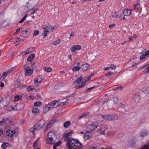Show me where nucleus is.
Masks as SVG:
<instances>
[{"label":"nucleus","instance_id":"obj_26","mask_svg":"<svg viewBox=\"0 0 149 149\" xmlns=\"http://www.w3.org/2000/svg\"><path fill=\"white\" fill-rule=\"evenodd\" d=\"M8 145V143L3 142L1 145V148L3 149H6Z\"/></svg>","mask_w":149,"mask_h":149},{"label":"nucleus","instance_id":"obj_22","mask_svg":"<svg viewBox=\"0 0 149 149\" xmlns=\"http://www.w3.org/2000/svg\"><path fill=\"white\" fill-rule=\"evenodd\" d=\"M35 57V54H31L28 58L27 60L28 61H31Z\"/></svg>","mask_w":149,"mask_h":149},{"label":"nucleus","instance_id":"obj_46","mask_svg":"<svg viewBox=\"0 0 149 149\" xmlns=\"http://www.w3.org/2000/svg\"><path fill=\"white\" fill-rule=\"evenodd\" d=\"M14 68V67H13L9 69L7 71H6L7 73L8 74L9 73H10L11 72H12L14 70L13 69Z\"/></svg>","mask_w":149,"mask_h":149},{"label":"nucleus","instance_id":"obj_43","mask_svg":"<svg viewBox=\"0 0 149 149\" xmlns=\"http://www.w3.org/2000/svg\"><path fill=\"white\" fill-rule=\"evenodd\" d=\"M60 42V39H58L55 41H54L53 43V44L54 45H56L58 44Z\"/></svg>","mask_w":149,"mask_h":149},{"label":"nucleus","instance_id":"obj_37","mask_svg":"<svg viewBox=\"0 0 149 149\" xmlns=\"http://www.w3.org/2000/svg\"><path fill=\"white\" fill-rule=\"evenodd\" d=\"M56 102H57V101L56 100H54L52 102L50 103L49 104L47 105H48V106H53L55 105L56 104Z\"/></svg>","mask_w":149,"mask_h":149},{"label":"nucleus","instance_id":"obj_49","mask_svg":"<svg viewBox=\"0 0 149 149\" xmlns=\"http://www.w3.org/2000/svg\"><path fill=\"white\" fill-rule=\"evenodd\" d=\"M39 33V31L37 30H36L34 31V33L33 35V37H34V36L38 35Z\"/></svg>","mask_w":149,"mask_h":149},{"label":"nucleus","instance_id":"obj_45","mask_svg":"<svg viewBox=\"0 0 149 149\" xmlns=\"http://www.w3.org/2000/svg\"><path fill=\"white\" fill-rule=\"evenodd\" d=\"M48 32H47V31L46 30H44V32L42 33V36H44L43 38H44L47 35V33Z\"/></svg>","mask_w":149,"mask_h":149},{"label":"nucleus","instance_id":"obj_41","mask_svg":"<svg viewBox=\"0 0 149 149\" xmlns=\"http://www.w3.org/2000/svg\"><path fill=\"white\" fill-rule=\"evenodd\" d=\"M8 120V118H5V119H3V120L0 121V125H2V123H3L7 122Z\"/></svg>","mask_w":149,"mask_h":149},{"label":"nucleus","instance_id":"obj_63","mask_svg":"<svg viewBox=\"0 0 149 149\" xmlns=\"http://www.w3.org/2000/svg\"><path fill=\"white\" fill-rule=\"evenodd\" d=\"M147 134L145 132H143L141 133V137H143Z\"/></svg>","mask_w":149,"mask_h":149},{"label":"nucleus","instance_id":"obj_38","mask_svg":"<svg viewBox=\"0 0 149 149\" xmlns=\"http://www.w3.org/2000/svg\"><path fill=\"white\" fill-rule=\"evenodd\" d=\"M87 114V113L86 112H84L78 118L79 119L83 118L84 116H86Z\"/></svg>","mask_w":149,"mask_h":149},{"label":"nucleus","instance_id":"obj_28","mask_svg":"<svg viewBox=\"0 0 149 149\" xmlns=\"http://www.w3.org/2000/svg\"><path fill=\"white\" fill-rule=\"evenodd\" d=\"M102 117L104 119L107 120H111L110 115H105L104 116H103Z\"/></svg>","mask_w":149,"mask_h":149},{"label":"nucleus","instance_id":"obj_17","mask_svg":"<svg viewBox=\"0 0 149 149\" xmlns=\"http://www.w3.org/2000/svg\"><path fill=\"white\" fill-rule=\"evenodd\" d=\"M83 80H83L82 77L81 76H80L76 79L75 81L73 83L75 84V83H77V84H79L81 82V81H83Z\"/></svg>","mask_w":149,"mask_h":149},{"label":"nucleus","instance_id":"obj_33","mask_svg":"<svg viewBox=\"0 0 149 149\" xmlns=\"http://www.w3.org/2000/svg\"><path fill=\"white\" fill-rule=\"evenodd\" d=\"M86 84L85 81H84V80L82 81L81 85L80 86H78L76 88L77 89L80 88H81L82 87Z\"/></svg>","mask_w":149,"mask_h":149},{"label":"nucleus","instance_id":"obj_16","mask_svg":"<svg viewBox=\"0 0 149 149\" xmlns=\"http://www.w3.org/2000/svg\"><path fill=\"white\" fill-rule=\"evenodd\" d=\"M56 122V120H52L50 121L47 124L46 127V129L47 130L49 129L51 127L52 123Z\"/></svg>","mask_w":149,"mask_h":149},{"label":"nucleus","instance_id":"obj_58","mask_svg":"<svg viewBox=\"0 0 149 149\" xmlns=\"http://www.w3.org/2000/svg\"><path fill=\"white\" fill-rule=\"evenodd\" d=\"M28 91H29L33 90V88L31 87V86H30L27 88Z\"/></svg>","mask_w":149,"mask_h":149},{"label":"nucleus","instance_id":"obj_1","mask_svg":"<svg viewBox=\"0 0 149 149\" xmlns=\"http://www.w3.org/2000/svg\"><path fill=\"white\" fill-rule=\"evenodd\" d=\"M81 143L77 140L72 138L67 142V149H74L81 146Z\"/></svg>","mask_w":149,"mask_h":149},{"label":"nucleus","instance_id":"obj_48","mask_svg":"<svg viewBox=\"0 0 149 149\" xmlns=\"http://www.w3.org/2000/svg\"><path fill=\"white\" fill-rule=\"evenodd\" d=\"M7 74H8L6 72H3V74L2 77H1V79L2 78H3V79H4V78L6 77Z\"/></svg>","mask_w":149,"mask_h":149},{"label":"nucleus","instance_id":"obj_12","mask_svg":"<svg viewBox=\"0 0 149 149\" xmlns=\"http://www.w3.org/2000/svg\"><path fill=\"white\" fill-rule=\"evenodd\" d=\"M89 67V65L87 63H85L82 65L81 68L83 71H85L87 70Z\"/></svg>","mask_w":149,"mask_h":149},{"label":"nucleus","instance_id":"obj_36","mask_svg":"<svg viewBox=\"0 0 149 149\" xmlns=\"http://www.w3.org/2000/svg\"><path fill=\"white\" fill-rule=\"evenodd\" d=\"M140 5L139 3H137L133 7L134 10H138L139 7Z\"/></svg>","mask_w":149,"mask_h":149},{"label":"nucleus","instance_id":"obj_50","mask_svg":"<svg viewBox=\"0 0 149 149\" xmlns=\"http://www.w3.org/2000/svg\"><path fill=\"white\" fill-rule=\"evenodd\" d=\"M146 56L144 54L141 55L140 57V59L141 60L144 59L146 58Z\"/></svg>","mask_w":149,"mask_h":149},{"label":"nucleus","instance_id":"obj_55","mask_svg":"<svg viewBox=\"0 0 149 149\" xmlns=\"http://www.w3.org/2000/svg\"><path fill=\"white\" fill-rule=\"evenodd\" d=\"M101 127L105 130L107 129V127L106 125H102Z\"/></svg>","mask_w":149,"mask_h":149},{"label":"nucleus","instance_id":"obj_21","mask_svg":"<svg viewBox=\"0 0 149 149\" xmlns=\"http://www.w3.org/2000/svg\"><path fill=\"white\" fill-rule=\"evenodd\" d=\"M47 29L46 30L47 31V32H51L53 31L54 30V29L53 26H47Z\"/></svg>","mask_w":149,"mask_h":149},{"label":"nucleus","instance_id":"obj_9","mask_svg":"<svg viewBox=\"0 0 149 149\" xmlns=\"http://www.w3.org/2000/svg\"><path fill=\"white\" fill-rule=\"evenodd\" d=\"M19 104H17L15 107H12L11 106H8L7 107V109L9 111L12 110H16L18 109V107H19Z\"/></svg>","mask_w":149,"mask_h":149},{"label":"nucleus","instance_id":"obj_56","mask_svg":"<svg viewBox=\"0 0 149 149\" xmlns=\"http://www.w3.org/2000/svg\"><path fill=\"white\" fill-rule=\"evenodd\" d=\"M61 141H59L55 143V145L57 146H58L60 145L61 144Z\"/></svg>","mask_w":149,"mask_h":149},{"label":"nucleus","instance_id":"obj_24","mask_svg":"<svg viewBox=\"0 0 149 149\" xmlns=\"http://www.w3.org/2000/svg\"><path fill=\"white\" fill-rule=\"evenodd\" d=\"M70 124V122L69 121H67L63 124V127L65 128L68 127Z\"/></svg>","mask_w":149,"mask_h":149},{"label":"nucleus","instance_id":"obj_32","mask_svg":"<svg viewBox=\"0 0 149 149\" xmlns=\"http://www.w3.org/2000/svg\"><path fill=\"white\" fill-rule=\"evenodd\" d=\"M44 70L47 72H50L52 70V69L51 68L46 67L44 68Z\"/></svg>","mask_w":149,"mask_h":149},{"label":"nucleus","instance_id":"obj_6","mask_svg":"<svg viewBox=\"0 0 149 149\" xmlns=\"http://www.w3.org/2000/svg\"><path fill=\"white\" fill-rule=\"evenodd\" d=\"M29 30V29H27L22 32L20 33V36L24 38L28 37L29 35V33H28Z\"/></svg>","mask_w":149,"mask_h":149},{"label":"nucleus","instance_id":"obj_14","mask_svg":"<svg viewBox=\"0 0 149 149\" xmlns=\"http://www.w3.org/2000/svg\"><path fill=\"white\" fill-rule=\"evenodd\" d=\"M32 112L35 115H37L39 114L40 111L36 107H34L32 109Z\"/></svg>","mask_w":149,"mask_h":149},{"label":"nucleus","instance_id":"obj_60","mask_svg":"<svg viewBox=\"0 0 149 149\" xmlns=\"http://www.w3.org/2000/svg\"><path fill=\"white\" fill-rule=\"evenodd\" d=\"M119 106L120 107L124 108V107H125V106L124 105L120 103L119 104Z\"/></svg>","mask_w":149,"mask_h":149},{"label":"nucleus","instance_id":"obj_8","mask_svg":"<svg viewBox=\"0 0 149 149\" xmlns=\"http://www.w3.org/2000/svg\"><path fill=\"white\" fill-rule=\"evenodd\" d=\"M132 99L135 103H138L140 100V96L138 95L135 94L132 96Z\"/></svg>","mask_w":149,"mask_h":149},{"label":"nucleus","instance_id":"obj_44","mask_svg":"<svg viewBox=\"0 0 149 149\" xmlns=\"http://www.w3.org/2000/svg\"><path fill=\"white\" fill-rule=\"evenodd\" d=\"M119 101L118 98L117 97H115L113 99V102L115 104H116Z\"/></svg>","mask_w":149,"mask_h":149},{"label":"nucleus","instance_id":"obj_64","mask_svg":"<svg viewBox=\"0 0 149 149\" xmlns=\"http://www.w3.org/2000/svg\"><path fill=\"white\" fill-rule=\"evenodd\" d=\"M146 56L149 55V50H148L144 54Z\"/></svg>","mask_w":149,"mask_h":149},{"label":"nucleus","instance_id":"obj_19","mask_svg":"<svg viewBox=\"0 0 149 149\" xmlns=\"http://www.w3.org/2000/svg\"><path fill=\"white\" fill-rule=\"evenodd\" d=\"M142 91L144 92L149 94V87L146 86H144L142 88Z\"/></svg>","mask_w":149,"mask_h":149},{"label":"nucleus","instance_id":"obj_11","mask_svg":"<svg viewBox=\"0 0 149 149\" xmlns=\"http://www.w3.org/2000/svg\"><path fill=\"white\" fill-rule=\"evenodd\" d=\"M92 134L90 132L87 131L84 134V138L85 140H87L89 139L92 136Z\"/></svg>","mask_w":149,"mask_h":149},{"label":"nucleus","instance_id":"obj_29","mask_svg":"<svg viewBox=\"0 0 149 149\" xmlns=\"http://www.w3.org/2000/svg\"><path fill=\"white\" fill-rule=\"evenodd\" d=\"M6 133L8 136H10L13 134L14 132L13 131L8 130L7 131Z\"/></svg>","mask_w":149,"mask_h":149},{"label":"nucleus","instance_id":"obj_13","mask_svg":"<svg viewBox=\"0 0 149 149\" xmlns=\"http://www.w3.org/2000/svg\"><path fill=\"white\" fill-rule=\"evenodd\" d=\"M42 79L40 76L37 77L34 80L35 83L37 84L38 85L40 84L41 82L42 81Z\"/></svg>","mask_w":149,"mask_h":149},{"label":"nucleus","instance_id":"obj_10","mask_svg":"<svg viewBox=\"0 0 149 149\" xmlns=\"http://www.w3.org/2000/svg\"><path fill=\"white\" fill-rule=\"evenodd\" d=\"M81 46L79 45H74L71 47L70 48V50L72 52H74L77 50H80L81 49Z\"/></svg>","mask_w":149,"mask_h":149},{"label":"nucleus","instance_id":"obj_18","mask_svg":"<svg viewBox=\"0 0 149 149\" xmlns=\"http://www.w3.org/2000/svg\"><path fill=\"white\" fill-rule=\"evenodd\" d=\"M69 103V102L68 101H65V102H60L57 105V107H63L64 105L68 104Z\"/></svg>","mask_w":149,"mask_h":149},{"label":"nucleus","instance_id":"obj_20","mask_svg":"<svg viewBox=\"0 0 149 149\" xmlns=\"http://www.w3.org/2000/svg\"><path fill=\"white\" fill-rule=\"evenodd\" d=\"M88 149H108L107 148H100L99 146H97L89 147L88 148Z\"/></svg>","mask_w":149,"mask_h":149},{"label":"nucleus","instance_id":"obj_52","mask_svg":"<svg viewBox=\"0 0 149 149\" xmlns=\"http://www.w3.org/2000/svg\"><path fill=\"white\" fill-rule=\"evenodd\" d=\"M111 66L110 68L112 70H115L116 68V66L114 65H111Z\"/></svg>","mask_w":149,"mask_h":149},{"label":"nucleus","instance_id":"obj_35","mask_svg":"<svg viewBox=\"0 0 149 149\" xmlns=\"http://www.w3.org/2000/svg\"><path fill=\"white\" fill-rule=\"evenodd\" d=\"M140 149H149V143L147 145H145L141 147Z\"/></svg>","mask_w":149,"mask_h":149},{"label":"nucleus","instance_id":"obj_39","mask_svg":"<svg viewBox=\"0 0 149 149\" xmlns=\"http://www.w3.org/2000/svg\"><path fill=\"white\" fill-rule=\"evenodd\" d=\"M112 16L113 17L116 18V17L118 15V13L116 12H114L112 13H111Z\"/></svg>","mask_w":149,"mask_h":149},{"label":"nucleus","instance_id":"obj_7","mask_svg":"<svg viewBox=\"0 0 149 149\" xmlns=\"http://www.w3.org/2000/svg\"><path fill=\"white\" fill-rule=\"evenodd\" d=\"M25 75L26 76L31 75L32 74L33 70L30 69V67H27L25 68Z\"/></svg>","mask_w":149,"mask_h":149},{"label":"nucleus","instance_id":"obj_3","mask_svg":"<svg viewBox=\"0 0 149 149\" xmlns=\"http://www.w3.org/2000/svg\"><path fill=\"white\" fill-rule=\"evenodd\" d=\"M45 124V120H40L35 125L36 129H38V130H39Z\"/></svg>","mask_w":149,"mask_h":149},{"label":"nucleus","instance_id":"obj_23","mask_svg":"<svg viewBox=\"0 0 149 149\" xmlns=\"http://www.w3.org/2000/svg\"><path fill=\"white\" fill-rule=\"evenodd\" d=\"M51 108H52L50 107L48 105H47L43 108V111L45 113H46L49 110V109H51Z\"/></svg>","mask_w":149,"mask_h":149},{"label":"nucleus","instance_id":"obj_15","mask_svg":"<svg viewBox=\"0 0 149 149\" xmlns=\"http://www.w3.org/2000/svg\"><path fill=\"white\" fill-rule=\"evenodd\" d=\"M131 13V11L130 10L125 9L123 12V14L125 16H129Z\"/></svg>","mask_w":149,"mask_h":149},{"label":"nucleus","instance_id":"obj_53","mask_svg":"<svg viewBox=\"0 0 149 149\" xmlns=\"http://www.w3.org/2000/svg\"><path fill=\"white\" fill-rule=\"evenodd\" d=\"M19 96H16L15 97L14 101H18L19 99Z\"/></svg>","mask_w":149,"mask_h":149},{"label":"nucleus","instance_id":"obj_54","mask_svg":"<svg viewBox=\"0 0 149 149\" xmlns=\"http://www.w3.org/2000/svg\"><path fill=\"white\" fill-rule=\"evenodd\" d=\"M123 88V87L122 86H118L117 87H116V88L114 89V90H117L119 89H120L121 90Z\"/></svg>","mask_w":149,"mask_h":149},{"label":"nucleus","instance_id":"obj_2","mask_svg":"<svg viewBox=\"0 0 149 149\" xmlns=\"http://www.w3.org/2000/svg\"><path fill=\"white\" fill-rule=\"evenodd\" d=\"M54 136V132H49L47 134L48 139H46V142L47 144H51L53 140V136Z\"/></svg>","mask_w":149,"mask_h":149},{"label":"nucleus","instance_id":"obj_30","mask_svg":"<svg viewBox=\"0 0 149 149\" xmlns=\"http://www.w3.org/2000/svg\"><path fill=\"white\" fill-rule=\"evenodd\" d=\"M34 105L35 107H40L42 105V103L40 101L36 102L34 103Z\"/></svg>","mask_w":149,"mask_h":149},{"label":"nucleus","instance_id":"obj_47","mask_svg":"<svg viewBox=\"0 0 149 149\" xmlns=\"http://www.w3.org/2000/svg\"><path fill=\"white\" fill-rule=\"evenodd\" d=\"M33 51L32 48H29L27 49L26 52L27 54H29L32 52Z\"/></svg>","mask_w":149,"mask_h":149},{"label":"nucleus","instance_id":"obj_42","mask_svg":"<svg viewBox=\"0 0 149 149\" xmlns=\"http://www.w3.org/2000/svg\"><path fill=\"white\" fill-rule=\"evenodd\" d=\"M113 74V72H109L108 73H107L106 74V76L108 78H109L110 77L112 74Z\"/></svg>","mask_w":149,"mask_h":149},{"label":"nucleus","instance_id":"obj_4","mask_svg":"<svg viewBox=\"0 0 149 149\" xmlns=\"http://www.w3.org/2000/svg\"><path fill=\"white\" fill-rule=\"evenodd\" d=\"M73 134L72 132H70L68 133H65L64 134V141L67 142L69 141V140H70L72 139L70 137Z\"/></svg>","mask_w":149,"mask_h":149},{"label":"nucleus","instance_id":"obj_57","mask_svg":"<svg viewBox=\"0 0 149 149\" xmlns=\"http://www.w3.org/2000/svg\"><path fill=\"white\" fill-rule=\"evenodd\" d=\"M145 73H149V66L147 67L146 70L145 71Z\"/></svg>","mask_w":149,"mask_h":149},{"label":"nucleus","instance_id":"obj_31","mask_svg":"<svg viewBox=\"0 0 149 149\" xmlns=\"http://www.w3.org/2000/svg\"><path fill=\"white\" fill-rule=\"evenodd\" d=\"M81 68L79 66H75L72 69V70L74 72L77 71L79 70Z\"/></svg>","mask_w":149,"mask_h":149},{"label":"nucleus","instance_id":"obj_61","mask_svg":"<svg viewBox=\"0 0 149 149\" xmlns=\"http://www.w3.org/2000/svg\"><path fill=\"white\" fill-rule=\"evenodd\" d=\"M37 140L35 141L33 144V147L34 148L35 147H37L36 146V144L37 143Z\"/></svg>","mask_w":149,"mask_h":149},{"label":"nucleus","instance_id":"obj_62","mask_svg":"<svg viewBox=\"0 0 149 149\" xmlns=\"http://www.w3.org/2000/svg\"><path fill=\"white\" fill-rule=\"evenodd\" d=\"M76 92H75L74 94H72L68 95V97H74L75 95Z\"/></svg>","mask_w":149,"mask_h":149},{"label":"nucleus","instance_id":"obj_25","mask_svg":"<svg viewBox=\"0 0 149 149\" xmlns=\"http://www.w3.org/2000/svg\"><path fill=\"white\" fill-rule=\"evenodd\" d=\"M36 127H35V125L33 127L31 128L29 130L30 131L32 132L34 135L35 134V131H37L38 130V129H36Z\"/></svg>","mask_w":149,"mask_h":149},{"label":"nucleus","instance_id":"obj_34","mask_svg":"<svg viewBox=\"0 0 149 149\" xmlns=\"http://www.w3.org/2000/svg\"><path fill=\"white\" fill-rule=\"evenodd\" d=\"M93 74L92 73L87 78L84 79L83 80L84 81H85V83H86V82L91 78V77H93Z\"/></svg>","mask_w":149,"mask_h":149},{"label":"nucleus","instance_id":"obj_51","mask_svg":"<svg viewBox=\"0 0 149 149\" xmlns=\"http://www.w3.org/2000/svg\"><path fill=\"white\" fill-rule=\"evenodd\" d=\"M37 10H38L37 9V8L35 9L32 10V11L30 13L31 14H33L35 13L36 11Z\"/></svg>","mask_w":149,"mask_h":149},{"label":"nucleus","instance_id":"obj_40","mask_svg":"<svg viewBox=\"0 0 149 149\" xmlns=\"http://www.w3.org/2000/svg\"><path fill=\"white\" fill-rule=\"evenodd\" d=\"M27 15H26L25 16H24L22 19L20 21L19 23H23L27 17Z\"/></svg>","mask_w":149,"mask_h":149},{"label":"nucleus","instance_id":"obj_59","mask_svg":"<svg viewBox=\"0 0 149 149\" xmlns=\"http://www.w3.org/2000/svg\"><path fill=\"white\" fill-rule=\"evenodd\" d=\"M105 131L104 130H103V129L101 127V130L100 131V133L101 134H102Z\"/></svg>","mask_w":149,"mask_h":149},{"label":"nucleus","instance_id":"obj_27","mask_svg":"<svg viewBox=\"0 0 149 149\" xmlns=\"http://www.w3.org/2000/svg\"><path fill=\"white\" fill-rule=\"evenodd\" d=\"M111 120H116L118 119V117L117 115H110Z\"/></svg>","mask_w":149,"mask_h":149},{"label":"nucleus","instance_id":"obj_5","mask_svg":"<svg viewBox=\"0 0 149 149\" xmlns=\"http://www.w3.org/2000/svg\"><path fill=\"white\" fill-rule=\"evenodd\" d=\"M98 125L97 122H95L89 125L88 128L91 130H94L95 129H96Z\"/></svg>","mask_w":149,"mask_h":149}]
</instances>
